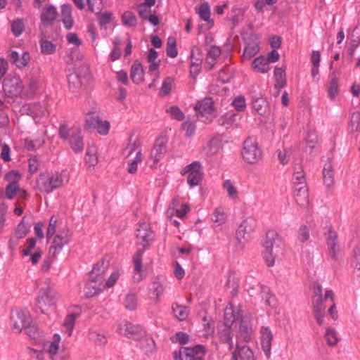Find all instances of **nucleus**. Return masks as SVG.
<instances>
[{"instance_id": "f257e3e1", "label": "nucleus", "mask_w": 360, "mask_h": 360, "mask_svg": "<svg viewBox=\"0 0 360 360\" xmlns=\"http://www.w3.org/2000/svg\"><path fill=\"white\" fill-rule=\"evenodd\" d=\"M105 269L104 261L94 266L90 273V280L87 281L84 287V292L86 297H91L104 289L103 274Z\"/></svg>"}, {"instance_id": "f03ea898", "label": "nucleus", "mask_w": 360, "mask_h": 360, "mask_svg": "<svg viewBox=\"0 0 360 360\" xmlns=\"http://www.w3.org/2000/svg\"><path fill=\"white\" fill-rule=\"evenodd\" d=\"M280 239L274 231H269L263 242V258L268 266H273L280 250Z\"/></svg>"}, {"instance_id": "7ed1b4c3", "label": "nucleus", "mask_w": 360, "mask_h": 360, "mask_svg": "<svg viewBox=\"0 0 360 360\" xmlns=\"http://www.w3.org/2000/svg\"><path fill=\"white\" fill-rule=\"evenodd\" d=\"M65 181H68L63 173L53 172L41 173L37 180V188L46 193L61 187Z\"/></svg>"}, {"instance_id": "20e7f679", "label": "nucleus", "mask_w": 360, "mask_h": 360, "mask_svg": "<svg viewBox=\"0 0 360 360\" xmlns=\"http://www.w3.org/2000/svg\"><path fill=\"white\" fill-rule=\"evenodd\" d=\"M256 227L257 220L252 217H247L240 224L235 236L237 241V248L239 250L243 249L245 244L250 240Z\"/></svg>"}, {"instance_id": "39448f33", "label": "nucleus", "mask_w": 360, "mask_h": 360, "mask_svg": "<svg viewBox=\"0 0 360 360\" xmlns=\"http://www.w3.org/2000/svg\"><path fill=\"white\" fill-rule=\"evenodd\" d=\"M58 300V292L53 288H42L37 298V306L41 312L46 313L53 309Z\"/></svg>"}, {"instance_id": "423d86ee", "label": "nucleus", "mask_w": 360, "mask_h": 360, "mask_svg": "<svg viewBox=\"0 0 360 360\" xmlns=\"http://www.w3.org/2000/svg\"><path fill=\"white\" fill-rule=\"evenodd\" d=\"M242 155L245 161L250 164H255L260 160L262 150L256 139L249 137L244 141Z\"/></svg>"}, {"instance_id": "0eeeda50", "label": "nucleus", "mask_w": 360, "mask_h": 360, "mask_svg": "<svg viewBox=\"0 0 360 360\" xmlns=\"http://www.w3.org/2000/svg\"><path fill=\"white\" fill-rule=\"evenodd\" d=\"M181 174L187 175V183L191 188L198 186L203 176L202 164L199 161H194L186 165L181 170Z\"/></svg>"}, {"instance_id": "6e6552de", "label": "nucleus", "mask_w": 360, "mask_h": 360, "mask_svg": "<svg viewBox=\"0 0 360 360\" xmlns=\"http://www.w3.org/2000/svg\"><path fill=\"white\" fill-rule=\"evenodd\" d=\"M245 288L251 296L259 295L262 299H264L265 295L266 303L270 304L271 297L269 296V288L266 286L261 285L259 280L253 276L252 274L247 275L245 278Z\"/></svg>"}, {"instance_id": "1a4fd4ad", "label": "nucleus", "mask_w": 360, "mask_h": 360, "mask_svg": "<svg viewBox=\"0 0 360 360\" xmlns=\"http://www.w3.org/2000/svg\"><path fill=\"white\" fill-rule=\"evenodd\" d=\"M136 236L137 245L142 247L138 250H143V252L151 245L155 237L154 233L150 229L149 224L146 222H140L139 224Z\"/></svg>"}, {"instance_id": "9d476101", "label": "nucleus", "mask_w": 360, "mask_h": 360, "mask_svg": "<svg viewBox=\"0 0 360 360\" xmlns=\"http://www.w3.org/2000/svg\"><path fill=\"white\" fill-rule=\"evenodd\" d=\"M205 350L202 345L181 348L174 352V360H202Z\"/></svg>"}, {"instance_id": "9b49d317", "label": "nucleus", "mask_w": 360, "mask_h": 360, "mask_svg": "<svg viewBox=\"0 0 360 360\" xmlns=\"http://www.w3.org/2000/svg\"><path fill=\"white\" fill-rule=\"evenodd\" d=\"M195 11L203 22L198 25L199 34L210 30L214 25V21L210 18V7L207 1L201 2L195 7Z\"/></svg>"}, {"instance_id": "f8f14e48", "label": "nucleus", "mask_w": 360, "mask_h": 360, "mask_svg": "<svg viewBox=\"0 0 360 360\" xmlns=\"http://www.w3.org/2000/svg\"><path fill=\"white\" fill-rule=\"evenodd\" d=\"M313 311L314 318L319 325H322L324 321L326 307L323 305V297L322 296V288L317 285L314 288V296L312 300Z\"/></svg>"}, {"instance_id": "ddd939ff", "label": "nucleus", "mask_w": 360, "mask_h": 360, "mask_svg": "<svg viewBox=\"0 0 360 360\" xmlns=\"http://www.w3.org/2000/svg\"><path fill=\"white\" fill-rule=\"evenodd\" d=\"M31 317L27 310L17 309L11 314L12 328L15 333H20L23 328H30Z\"/></svg>"}, {"instance_id": "4468645a", "label": "nucleus", "mask_w": 360, "mask_h": 360, "mask_svg": "<svg viewBox=\"0 0 360 360\" xmlns=\"http://www.w3.org/2000/svg\"><path fill=\"white\" fill-rule=\"evenodd\" d=\"M212 101L210 98L198 101L194 107L197 112L198 120L202 122H210L213 112Z\"/></svg>"}, {"instance_id": "2eb2a0df", "label": "nucleus", "mask_w": 360, "mask_h": 360, "mask_svg": "<svg viewBox=\"0 0 360 360\" xmlns=\"http://www.w3.org/2000/svg\"><path fill=\"white\" fill-rule=\"evenodd\" d=\"M4 90L10 97H17L23 91V85L18 77H8L4 79Z\"/></svg>"}, {"instance_id": "dca6fc26", "label": "nucleus", "mask_w": 360, "mask_h": 360, "mask_svg": "<svg viewBox=\"0 0 360 360\" xmlns=\"http://www.w3.org/2000/svg\"><path fill=\"white\" fill-rule=\"evenodd\" d=\"M118 331L120 334L133 339H139L144 334L141 326L132 324L127 321H122L120 323Z\"/></svg>"}, {"instance_id": "f3484780", "label": "nucleus", "mask_w": 360, "mask_h": 360, "mask_svg": "<svg viewBox=\"0 0 360 360\" xmlns=\"http://www.w3.org/2000/svg\"><path fill=\"white\" fill-rule=\"evenodd\" d=\"M253 333L251 316L245 314L240 319L238 338L244 342H248L251 340Z\"/></svg>"}, {"instance_id": "a211bd4d", "label": "nucleus", "mask_w": 360, "mask_h": 360, "mask_svg": "<svg viewBox=\"0 0 360 360\" xmlns=\"http://www.w3.org/2000/svg\"><path fill=\"white\" fill-rule=\"evenodd\" d=\"M222 150V141L219 137L212 138L201 150V153L207 158L218 155Z\"/></svg>"}, {"instance_id": "6ab92c4d", "label": "nucleus", "mask_w": 360, "mask_h": 360, "mask_svg": "<svg viewBox=\"0 0 360 360\" xmlns=\"http://www.w3.org/2000/svg\"><path fill=\"white\" fill-rule=\"evenodd\" d=\"M329 254L331 257L335 259L339 252V246L337 242V233L331 226L327 228V231L324 233Z\"/></svg>"}, {"instance_id": "aec40b11", "label": "nucleus", "mask_w": 360, "mask_h": 360, "mask_svg": "<svg viewBox=\"0 0 360 360\" xmlns=\"http://www.w3.org/2000/svg\"><path fill=\"white\" fill-rule=\"evenodd\" d=\"M260 333L262 350L266 356L269 358L271 356V341L273 340L272 332L269 327L262 326Z\"/></svg>"}, {"instance_id": "412c9836", "label": "nucleus", "mask_w": 360, "mask_h": 360, "mask_svg": "<svg viewBox=\"0 0 360 360\" xmlns=\"http://www.w3.org/2000/svg\"><path fill=\"white\" fill-rule=\"evenodd\" d=\"M60 342V336L58 334H54L52 341L46 342L44 346V350L52 360H63V358L58 355Z\"/></svg>"}, {"instance_id": "4be33fe9", "label": "nucleus", "mask_w": 360, "mask_h": 360, "mask_svg": "<svg viewBox=\"0 0 360 360\" xmlns=\"http://www.w3.org/2000/svg\"><path fill=\"white\" fill-rule=\"evenodd\" d=\"M8 59L17 68H22L27 65L30 60V56L27 51H23L20 54L15 51H12L8 55Z\"/></svg>"}, {"instance_id": "5701e85b", "label": "nucleus", "mask_w": 360, "mask_h": 360, "mask_svg": "<svg viewBox=\"0 0 360 360\" xmlns=\"http://www.w3.org/2000/svg\"><path fill=\"white\" fill-rule=\"evenodd\" d=\"M69 242V238L67 234H57L52 242L49 248V254L52 257H55L62 250L64 245Z\"/></svg>"}, {"instance_id": "b1692460", "label": "nucleus", "mask_w": 360, "mask_h": 360, "mask_svg": "<svg viewBox=\"0 0 360 360\" xmlns=\"http://www.w3.org/2000/svg\"><path fill=\"white\" fill-rule=\"evenodd\" d=\"M244 315L243 311L240 309L234 310L232 305L226 307L224 311L225 326L231 328L235 321L240 320Z\"/></svg>"}, {"instance_id": "393cba45", "label": "nucleus", "mask_w": 360, "mask_h": 360, "mask_svg": "<svg viewBox=\"0 0 360 360\" xmlns=\"http://www.w3.org/2000/svg\"><path fill=\"white\" fill-rule=\"evenodd\" d=\"M143 254V250H138L136 253L133 257V262L134 264V274L133 276V280L136 283H139L143 278V274L142 271Z\"/></svg>"}, {"instance_id": "a878e982", "label": "nucleus", "mask_w": 360, "mask_h": 360, "mask_svg": "<svg viewBox=\"0 0 360 360\" xmlns=\"http://www.w3.org/2000/svg\"><path fill=\"white\" fill-rule=\"evenodd\" d=\"M255 360L253 352L248 346L236 345V349L232 353V360Z\"/></svg>"}, {"instance_id": "bb28decb", "label": "nucleus", "mask_w": 360, "mask_h": 360, "mask_svg": "<svg viewBox=\"0 0 360 360\" xmlns=\"http://www.w3.org/2000/svg\"><path fill=\"white\" fill-rule=\"evenodd\" d=\"M69 141L71 148L75 153H79L83 150L84 143L81 136V129L79 128H74L72 130Z\"/></svg>"}, {"instance_id": "cd10ccee", "label": "nucleus", "mask_w": 360, "mask_h": 360, "mask_svg": "<svg viewBox=\"0 0 360 360\" xmlns=\"http://www.w3.org/2000/svg\"><path fill=\"white\" fill-rule=\"evenodd\" d=\"M88 338L96 345H105L108 341L104 332L96 328H91L89 329Z\"/></svg>"}, {"instance_id": "c85d7f7f", "label": "nucleus", "mask_w": 360, "mask_h": 360, "mask_svg": "<svg viewBox=\"0 0 360 360\" xmlns=\"http://www.w3.org/2000/svg\"><path fill=\"white\" fill-rule=\"evenodd\" d=\"M295 196L297 203L300 207H305L309 203L308 188L307 185L295 186Z\"/></svg>"}, {"instance_id": "c756f323", "label": "nucleus", "mask_w": 360, "mask_h": 360, "mask_svg": "<svg viewBox=\"0 0 360 360\" xmlns=\"http://www.w3.org/2000/svg\"><path fill=\"white\" fill-rule=\"evenodd\" d=\"M338 75V72L335 70H333L329 75L328 94L331 99H333L339 92Z\"/></svg>"}, {"instance_id": "7c9ffc66", "label": "nucleus", "mask_w": 360, "mask_h": 360, "mask_svg": "<svg viewBox=\"0 0 360 360\" xmlns=\"http://www.w3.org/2000/svg\"><path fill=\"white\" fill-rule=\"evenodd\" d=\"M72 6L70 4H64L61 6V20L66 30H71L74 25L72 15Z\"/></svg>"}, {"instance_id": "2f4dec72", "label": "nucleus", "mask_w": 360, "mask_h": 360, "mask_svg": "<svg viewBox=\"0 0 360 360\" xmlns=\"http://www.w3.org/2000/svg\"><path fill=\"white\" fill-rule=\"evenodd\" d=\"M24 109L30 111L31 116L34 119L44 117L48 115V110L40 103H35L24 106Z\"/></svg>"}, {"instance_id": "473e14b6", "label": "nucleus", "mask_w": 360, "mask_h": 360, "mask_svg": "<svg viewBox=\"0 0 360 360\" xmlns=\"http://www.w3.org/2000/svg\"><path fill=\"white\" fill-rule=\"evenodd\" d=\"M57 14V10L55 6L52 5L46 6L44 7L41 13V21L43 24L50 25L56 19Z\"/></svg>"}, {"instance_id": "72a5a7b5", "label": "nucleus", "mask_w": 360, "mask_h": 360, "mask_svg": "<svg viewBox=\"0 0 360 360\" xmlns=\"http://www.w3.org/2000/svg\"><path fill=\"white\" fill-rule=\"evenodd\" d=\"M165 288V282L160 277H156L150 283L149 290L155 299H159Z\"/></svg>"}, {"instance_id": "f704fd0d", "label": "nucleus", "mask_w": 360, "mask_h": 360, "mask_svg": "<svg viewBox=\"0 0 360 360\" xmlns=\"http://www.w3.org/2000/svg\"><path fill=\"white\" fill-rule=\"evenodd\" d=\"M85 79L84 77L80 76L77 72H73L68 76L69 88L73 92L77 91L83 84Z\"/></svg>"}, {"instance_id": "c9c22d12", "label": "nucleus", "mask_w": 360, "mask_h": 360, "mask_svg": "<svg viewBox=\"0 0 360 360\" xmlns=\"http://www.w3.org/2000/svg\"><path fill=\"white\" fill-rule=\"evenodd\" d=\"M144 72L142 65L136 61L131 68L130 77L134 83L139 84L143 80Z\"/></svg>"}, {"instance_id": "e433bc0d", "label": "nucleus", "mask_w": 360, "mask_h": 360, "mask_svg": "<svg viewBox=\"0 0 360 360\" xmlns=\"http://www.w3.org/2000/svg\"><path fill=\"white\" fill-rule=\"evenodd\" d=\"M323 183L327 187L331 186L334 183L333 167L330 160L323 166Z\"/></svg>"}, {"instance_id": "4c0bfd02", "label": "nucleus", "mask_w": 360, "mask_h": 360, "mask_svg": "<svg viewBox=\"0 0 360 360\" xmlns=\"http://www.w3.org/2000/svg\"><path fill=\"white\" fill-rule=\"evenodd\" d=\"M172 309L174 316L179 321H184L188 316L189 309L186 306L179 304L178 303H173L172 305Z\"/></svg>"}, {"instance_id": "58836bf2", "label": "nucleus", "mask_w": 360, "mask_h": 360, "mask_svg": "<svg viewBox=\"0 0 360 360\" xmlns=\"http://www.w3.org/2000/svg\"><path fill=\"white\" fill-rule=\"evenodd\" d=\"M165 151V146L162 143L157 142L155 144L150 152V158L153 160L155 165L163 158Z\"/></svg>"}, {"instance_id": "ea45409f", "label": "nucleus", "mask_w": 360, "mask_h": 360, "mask_svg": "<svg viewBox=\"0 0 360 360\" xmlns=\"http://www.w3.org/2000/svg\"><path fill=\"white\" fill-rule=\"evenodd\" d=\"M78 316V314L72 313L68 314L65 317L63 324V330L65 331V333L68 334V336H70L72 335L75 324V321Z\"/></svg>"}, {"instance_id": "a19ab883", "label": "nucleus", "mask_w": 360, "mask_h": 360, "mask_svg": "<svg viewBox=\"0 0 360 360\" xmlns=\"http://www.w3.org/2000/svg\"><path fill=\"white\" fill-rule=\"evenodd\" d=\"M252 67L254 70L263 74L266 73L270 69L268 61L264 56L256 58L252 62Z\"/></svg>"}, {"instance_id": "79ce46f5", "label": "nucleus", "mask_w": 360, "mask_h": 360, "mask_svg": "<svg viewBox=\"0 0 360 360\" xmlns=\"http://www.w3.org/2000/svg\"><path fill=\"white\" fill-rule=\"evenodd\" d=\"M240 116L236 113H228L219 120L221 125L224 126L226 128L231 127L237 124V121L239 120Z\"/></svg>"}, {"instance_id": "37998d69", "label": "nucleus", "mask_w": 360, "mask_h": 360, "mask_svg": "<svg viewBox=\"0 0 360 360\" xmlns=\"http://www.w3.org/2000/svg\"><path fill=\"white\" fill-rule=\"evenodd\" d=\"M221 50L219 47L213 46L207 52L206 64L209 69H212L214 66L215 60L220 56Z\"/></svg>"}, {"instance_id": "c03bdc74", "label": "nucleus", "mask_w": 360, "mask_h": 360, "mask_svg": "<svg viewBox=\"0 0 360 360\" xmlns=\"http://www.w3.org/2000/svg\"><path fill=\"white\" fill-rule=\"evenodd\" d=\"M292 181L295 186L301 185H307L305 174L301 166L296 167L294 169Z\"/></svg>"}, {"instance_id": "a18cd8bd", "label": "nucleus", "mask_w": 360, "mask_h": 360, "mask_svg": "<svg viewBox=\"0 0 360 360\" xmlns=\"http://www.w3.org/2000/svg\"><path fill=\"white\" fill-rule=\"evenodd\" d=\"M259 47L257 42L252 41L248 43L244 50L243 57L250 59L259 52Z\"/></svg>"}, {"instance_id": "49530a36", "label": "nucleus", "mask_w": 360, "mask_h": 360, "mask_svg": "<svg viewBox=\"0 0 360 360\" xmlns=\"http://www.w3.org/2000/svg\"><path fill=\"white\" fill-rule=\"evenodd\" d=\"M223 188L226 191L229 198L236 200L238 198V190L230 180L228 179L224 181Z\"/></svg>"}, {"instance_id": "de8ad7c7", "label": "nucleus", "mask_w": 360, "mask_h": 360, "mask_svg": "<svg viewBox=\"0 0 360 360\" xmlns=\"http://www.w3.org/2000/svg\"><path fill=\"white\" fill-rule=\"evenodd\" d=\"M142 160V154L141 150H139L136 153L135 158L130 160L128 163V167L127 168V172L129 174H135L137 171L138 164L140 163Z\"/></svg>"}, {"instance_id": "09e8293b", "label": "nucleus", "mask_w": 360, "mask_h": 360, "mask_svg": "<svg viewBox=\"0 0 360 360\" xmlns=\"http://www.w3.org/2000/svg\"><path fill=\"white\" fill-rule=\"evenodd\" d=\"M253 108L257 112L258 114L264 115L267 110V102L263 98L255 99L252 103Z\"/></svg>"}, {"instance_id": "8fccbe9b", "label": "nucleus", "mask_w": 360, "mask_h": 360, "mask_svg": "<svg viewBox=\"0 0 360 360\" xmlns=\"http://www.w3.org/2000/svg\"><path fill=\"white\" fill-rule=\"evenodd\" d=\"M86 162L90 167H94L98 162L96 150L95 147H88L86 155Z\"/></svg>"}, {"instance_id": "3c124183", "label": "nucleus", "mask_w": 360, "mask_h": 360, "mask_svg": "<svg viewBox=\"0 0 360 360\" xmlns=\"http://www.w3.org/2000/svg\"><path fill=\"white\" fill-rule=\"evenodd\" d=\"M202 59L203 58L200 48L194 46L191 53V64L201 65Z\"/></svg>"}, {"instance_id": "603ef678", "label": "nucleus", "mask_w": 360, "mask_h": 360, "mask_svg": "<svg viewBox=\"0 0 360 360\" xmlns=\"http://www.w3.org/2000/svg\"><path fill=\"white\" fill-rule=\"evenodd\" d=\"M325 338L330 346H335L339 342L337 332L330 328L326 329Z\"/></svg>"}, {"instance_id": "864d4df0", "label": "nucleus", "mask_w": 360, "mask_h": 360, "mask_svg": "<svg viewBox=\"0 0 360 360\" xmlns=\"http://www.w3.org/2000/svg\"><path fill=\"white\" fill-rule=\"evenodd\" d=\"M349 127L351 132H356L359 130L360 112H354L352 114Z\"/></svg>"}, {"instance_id": "5fc2aeb1", "label": "nucleus", "mask_w": 360, "mask_h": 360, "mask_svg": "<svg viewBox=\"0 0 360 360\" xmlns=\"http://www.w3.org/2000/svg\"><path fill=\"white\" fill-rule=\"evenodd\" d=\"M220 339L224 342L228 344L229 350H232L233 349L231 328L226 327V329L223 330L220 333Z\"/></svg>"}, {"instance_id": "6e6d98bb", "label": "nucleus", "mask_w": 360, "mask_h": 360, "mask_svg": "<svg viewBox=\"0 0 360 360\" xmlns=\"http://www.w3.org/2000/svg\"><path fill=\"white\" fill-rule=\"evenodd\" d=\"M44 143L43 139H37L34 140L26 139L25 140V146L29 150H37L42 146Z\"/></svg>"}, {"instance_id": "4d7b16f0", "label": "nucleus", "mask_w": 360, "mask_h": 360, "mask_svg": "<svg viewBox=\"0 0 360 360\" xmlns=\"http://www.w3.org/2000/svg\"><path fill=\"white\" fill-rule=\"evenodd\" d=\"M122 23L129 27H135L136 25V18L131 11H126L122 16Z\"/></svg>"}, {"instance_id": "13d9d810", "label": "nucleus", "mask_w": 360, "mask_h": 360, "mask_svg": "<svg viewBox=\"0 0 360 360\" xmlns=\"http://www.w3.org/2000/svg\"><path fill=\"white\" fill-rule=\"evenodd\" d=\"M25 25L22 19L18 18L11 24V31L15 37L20 36L24 31Z\"/></svg>"}, {"instance_id": "bf43d9fd", "label": "nucleus", "mask_w": 360, "mask_h": 360, "mask_svg": "<svg viewBox=\"0 0 360 360\" xmlns=\"http://www.w3.org/2000/svg\"><path fill=\"white\" fill-rule=\"evenodd\" d=\"M212 219L219 226L226 222V217L224 212L221 208H217L212 214Z\"/></svg>"}, {"instance_id": "052dcab7", "label": "nucleus", "mask_w": 360, "mask_h": 360, "mask_svg": "<svg viewBox=\"0 0 360 360\" xmlns=\"http://www.w3.org/2000/svg\"><path fill=\"white\" fill-rule=\"evenodd\" d=\"M41 51L43 54H52L55 52L56 46L50 41L43 39L40 41Z\"/></svg>"}, {"instance_id": "680f3d73", "label": "nucleus", "mask_w": 360, "mask_h": 360, "mask_svg": "<svg viewBox=\"0 0 360 360\" xmlns=\"http://www.w3.org/2000/svg\"><path fill=\"white\" fill-rule=\"evenodd\" d=\"M174 83V80L172 77H167L162 82V87L160 90V95L161 96H165L168 95L171 90Z\"/></svg>"}, {"instance_id": "e2e57ef3", "label": "nucleus", "mask_w": 360, "mask_h": 360, "mask_svg": "<svg viewBox=\"0 0 360 360\" xmlns=\"http://www.w3.org/2000/svg\"><path fill=\"white\" fill-rule=\"evenodd\" d=\"M306 143L311 150L316 148V144L318 143L319 138L316 131H309L307 132L306 139Z\"/></svg>"}, {"instance_id": "0e129e2a", "label": "nucleus", "mask_w": 360, "mask_h": 360, "mask_svg": "<svg viewBox=\"0 0 360 360\" xmlns=\"http://www.w3.org/2000/svg\"><path fill=\"white\" fill-rule=\"evenodd\" d=\"M124 305L129 310H134L137 306V297L134 294H128L124 301Z\"/></svg>"}, {"instance_id": "69168bd1", "label": "nucleus", "mask_w": 360, "mask_h": 360, "mask_svg": "<svg viewBox=\"0 0 360 360\" xmlns=\"http://www.w3.org/2000/svg\"><path fill=\"white\" fill-rule=\"evenodd\" d=\"M37 240L35 238H31L27 240V243L25 245L24 249L22 250V255L24 257H27L34 250L36 246Z\"/></svg>"}, {"instance_id": "338daca9", "label": "nucleus", "mask_w": 360, "mask_h": 360, "mask_svg": "<svg viewBox=\"0 0 360 360\" xmlns=\"http://www.w3.org/2000/svg\"><path fill=\"white\" fill-rule=\"evenodd\" d=\"M30 231V228L24 223V218L21 222L18 225L14 235L18 238H23L26 236Z\"/></svg>"}, {"instance_id": "774afa93", "label": "nucleus", "mask_w": 360, "mask_h": 360, "mask_svg": "<svg viewBox=\"0 0 360 360\" xmlns=\"http://www.w3.org/2000/svg\"><path fill=\"white\" fill-rule=\"evenodd\" d=\"M170 116L178 121H181L184 118V114L181 110L177 106H172L167 110Z\"/></svg>"}]
</instances>
